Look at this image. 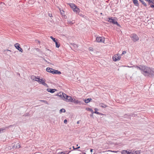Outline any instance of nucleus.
I'll list each match as a JSON object with an SVG mask.
<instances>
[{
    "label": "nucleus",
    "mask_w": 154,
    "mask_h": 154,
    "mask_svg": "<svg viewBox=\"0 0 154 154\" xmlns=\"http://www.w3.org/2000/svg\"><path fill=\"white\" fill-rule=\"evenodd\" d=\"M73 10L74 12H75L76 13H78L79 12L80 9L77 7V6L75 7L73 9Z\"/></svg>",
    "instance_id": "obj_16"
},
{
    "label": "nucleus",
    "mask_w": 154,
    "mask_h": 154,
    "mask_svg": "<svg viewBox=\"0 0 154 154\" xmlns=\"http://www.w3.org/2000/svg\"><path fill=\"white\" fill-rule=\"evenodd\" d=\"M80 147L79 146V147H78L76 149H78V148H80Z\"/></svg>",
    "instance_id": "obj_39"
},
{
    "label": "nucleus",
    "mask_w": 154,
    "mask_h": 154,
    "mask_svg": "<svg viewBox=\"0 0 154 154\" xmlns=\"http://www.w3.org/2000/svg\"><path fill=\"white\" fill-rule=\"evenodd\" d=\"M60 12L61 14L62 15H63V14H64V11L63 10H62V11L60 10Z\"/></svg>",
    "instance_id": "obj_30"
},
{
    "label": "nucleus",
    "mask_w": 154,
    "mask_h": 154,
    "mask_svg": "<svg viewBox=\"0 0 154 154\" xmlns=\"http://www.w3.org/2000/svg\"><path fill=\"white\" fill-rule=\"evenodd\" d=\"M96 41L98 42H104V38L103 37H97L96 38Z\"/></svg>",
    "instance_id": "obj_7"
},
{
    "label": "nucleus",
    "mask_w": 154,
    "mask_h": 154,
    "mask_svg": "<svg viewBox=\"0 0 154 154\" xmlns=\"http://www.w3.org/2000/svg\"><path fill=\"white\" fill-rule=\"evenodd\" d=\"M67 120L66 119H65L64 121V122L65 124H66L67 123Z\"/></svg>",
    "instance_id": "obj_32"
},
{
    "label": "nucleus",
    "mask_w": 154,
    "mask_h": 154,
    "mask_svg": "<svg viewBox=\"0 0 154 154\" xmlns=\"http://www.w3.org/2000/svg\"><path fill=\"white\" fill-rule=\"evenodd\" d=\"M135 68L140 70L141 73L145 76L153 75L152 70L149 67L144 66H136Z\"/></svg>",
    "instance_id": "obj_1"
},
{
    "label": "nucleus",
    "mask_w": 154,
    "mask_h": 154,
    "mask_svg": "<svg viewBox=\"0 0 154 154\" xmlns=\"http://www.w3.org/2000/svg\"><path fill=\"white\" fill-rule=\"evenodd\" d=\"M61 72L57 70H55L54 69L53 72V74H61Z\"/></svg>",
    "instance_id": "obj_15"
},
{
    "label": "nucleus",
    "mask_w": 154,
    "mask_h": 154,
    "mask_svg": "<svg viewBox=\"0 0 154 154\" xmlns=\"http://www.w3.org/2000/svg\"><path fill=\"white\" fill-rule=\"evenodd\" d=\"M14 46L19 51L21 52H23V50L22 48L20 47V45L18 43H16L14 45Z\"/></svg>",
    "instance_id": "obj_9"
},
{
    "label": "nucleus",
    "mask_w": 154,
    "mask_h": 154,
    "mask_svg": "<svg viewBox=\"0 0 154 154\" xmlns=\"http://www.w3.org/2000/svg\"><path fill=\"white\" fill-rule=\"evenodd\" d=\"M115 24L116 25L118 26L119 27H121L120 25L119 24V23L117 22H116Z\"/></svg>",
    "instance_id": "obj_27"
},
{
    "label": "nucleus",
    "mask_w": 154,
    "mask_h": 154,
    "mask_svg": "<svg viewBox=\"0 0 154 154\" xmlns=\"http://www.w3.org/2000/svg\"><path fill=\"white\" fill-rule=\"evenodd\" d=\"M94 110H95V111L94 112V113H96V114H98V115H103L102 114L97 112V111H98V109L97 108H95L94 109Z\"/></svg>",
    "instance_id": "obj_21"
},
{
    "label": "nucleus",
    "mask_w": 154,
    "mask_h": 154,
    "mask_svg": "<svg viewBox=\"0 0 154 154\" xmlns=\"http://www.w3.org/2000/svg\"><path fill=\"white\" fill-rule=\"evenodd\" d=\"M92 151H93V149H91L90 150V151L91 152H92Z\"/></svg>",
    "instance_id": "obj_38"
},
{
    "label": "nucleus",
    "mask_w": 154,
    "mask_h": 154,
    "mask_svg": "<svg viewBox=\"0 0 154 154\" xmlns=\"http://www.w3.org/2000/svg\"><path fill=\"white\" fill-rule=\"evenodd\" d=\"M48 15L50 17H52V14H50V13H48Z\"/></svg>",
    "instance_id": "obj_33"
},
{
    "label": "nucleus",
    "mask_w": 154,
    "mask_h": 154,
    "mask_svg": "<svg viewBox=\"0 0 154 154\" xmlns=\"http://www.w3.org/2000/svg\"><path fill=\"white\" fill-rule=\"evenodd\" d=\"M31 79L33 80H35L38 82L39 81L40 78H39L37 77L36 76L34 75H32L31 76Z\"/></svg>",
    "instance_id": "obj_11"
},
{
    "label": "nucleus",
    "mask_w": 154,
    "mask_h": 154,
    "mask_svg": "<svg viewBox=\"0 0 154 154\" xmlns=\"http://www.w3.org/2000/svg\"><path fill=\"white\" fill-rule=\"evenodd\" d=\"M5 130V129L4 128H0V133L3 132Z\"/></svg>",
    "instance_id": "obj_26"
},
{
    "label": "nucleus",
    "mask_w": 154,
    "mask_h": 154,
    "mask_svg": "<svg viewBox=\"0 0 154 154\" xmlns=\"http://www.w3.org/2000/svg\"><path fill=\"white\" fill-rule=\"evenodd\" d=\"M14 147L15 148H19L20 147V144L19 143H15L14 145Z\"/></svg>",
    "instance_id": "obj_14"
},
{
    "label": "nucleus",
    "mask_w": 154,
    "mask_h": 154,
    "mask_svg": "<svg viewBox=\"0 0 154 154\" xmlns=\"http://www.w3.org/2000/svg\"><path fill=\"white\" fill-rule=\"evenodd\" d=\"M99 105L101 107L103 108H106V107H107V106L106 105L104 104L103 103H100Z\"/></svg>",
    "instance_id": "obj_22"
},
{
    "label": "nucleus",
    "mask_w": 154,
    "mask_h": 154,
    "mask_svg": "<svg viewBox=\"0 0 154 154\" xmlns=\"http://www.w3.org/2000/svg\"><path fill=\"white\" fill-rule=\"evenodd\" d=\"M108 21L110 23H112L113 24H115L116 22H117V21H115L112 18V17H109L108 18Z\"/></svg>",
    "instance_id": "obj_10"
},
{
    "label": "nucleus",
    "mask_w": 154,
    "mask_h": 154,
    "mask_svg": "<svg viewBox=\"0 0 154 154\" xmlns=\"http://www.w3.org/2000/svg\"><path fill=\"white\" fill-rule=\"evenodd\" d=\"M79 124V121H78L77 122V124Z\"/></svg>",
    "instance_id": "obj_37"
},
{
    "label": "nucleus",
    "mask_w": 154,
    "mask_h": 154,
    "mask_svg": "<svg viewBox=\"0 0 154 154\" xmlns=\"http://www.w3.org/2000/svg\"><path fill=\"white\" fill-rule=\"evenodd\" d=\"M86 109L88 111H91L92 113V114L94 113V112L93 111V110L91 109L88 108H86Z\"/></svg>",
    "instance_id": "obj_23"
},
{
    "label": "nucleus",
    "mask_w": 154,
    "mask_h": 154,
    "mask_svg": "<svg viewBox=\"0 0 154 154\" xmlns=\"http://www.w3.org/2000/svg\"><path fill=\"white\" fill-rule=\"evenodd\" d=\"M127 66L128 67H129V68H133V67H134L135 68L136 66Z\"/></svg>",
    "instance_id": "obj_34"
},
{
    "label": "nucleus",
    "mask_w": 154,
    "mask_h": 154,
    "mask_svg": "<svg viewBox=\"0 0 154 154\" xmlns=\"http://www.w3.org/2000/svg\"><path fill=\"white\" fill-rule=\"evenodd\" d=\"M131 38L132 39V40L134 42H136L139 39V38L138 36L135 34H132L130 36Z\"/></svg>",
    "instance_id": "obj_4"
},
{
    "label": "nucleus",
    "mask_w": 154,
    "mask_h": 154,
    "mask_svg": "<svg viewBox=\"0 0 154 154\" xmlns=\"http://www.w3.org/2000/svg\"><path fill=\"white\" fill-rule=\"evenodd\" d=\"M50 38L53 40V41L55 42V44H56V48H59V47L60 46V43L58 42L57 41V40H56V38H54L53 36H51L50 37Z\"/></svg>",
    "instance_id": "obj_6"
},
{
    "label": "nucleus",
    "mask_w": 154,
    "mask_h": 154,
    "mask_svg": "<svg viewBox=\"0 0 154 154\" xmlns=\"http://www.w3.org/2000/svg\"><path fill=\"white\" fill-rule=\"evenodd\" d=\"M36 50H38V48H37V49H36Z\"/></svg>",
    "instance_id": "obj_40"
},
{
    "label": "nucleus",
    "mask_w": 154,
    "mask_h": 154,
    "mask_svg": "<svg viewBox=\"0 0 154 154\" xmlns=\"http://www.w3.org/2000/svg\"><path fill=\"white\" fill-rule=\"evenodd\" d=\"M92 100V99L91 98H88L87 99H85L84 100V101L85 103H88L89 102H90Z\"/></svg>",
    "instance_id": "obj_20"
},
{
    "label": "nucleus",
    "mask_w": 154,
    "mask_h": 154,
    "mask_svg": "<svg viewBox=\"0 0 154 154\" xmlns=\"http://www.w3.org/2000/svg\"><path fill=\"white\" fill-rule=\"evenodd\" d=\"M66 112V110L64 109H61L60 110V113H62V112Z\"/></svg>",
    "instance_id": "obj_25"
},
{
    "label": "nucleus",
    "mask_w": 154,
    "mask_h": 154,
    "mask_svg": "<svg viewBox=\"0 0 154 154\" xmlns=\"http://www.w3.org/2000/svg\"><path fill=\"white\" fill-rule=\"evenodd\" d=\"M150 6L152 8H154V5H150Z\"/></svg>",
    "instance_id": "obj_35"
},
{
    "label": "nucleus",
    "mask_w": 154,
    "mask_h": 154,
    "mask_svg": "<svg viewBox=\"0 0 154 154\" xmlns=\"http://www.w3.org/2000/svg\"><path fill=\"white\" fill-rule=\"evenodd\" d=\"M132 1L135 6H139V4L137 0H132Z\"/></svg>",
    "instance_id": "obj_17"
},
{
    "label": "nucleus",
    "mask_w": 154,
    "mask_h": 154,
    "mask_svg": "<svg viewBox=\"0 0 154 154\" xmlns=\"http://www.w3.org/2000/svg\"><path fill=\"white\" fill-rule=\"evenodd\" d=\"M126 53V52L125 51H123L121 54V55H123V54H125Z\"/></svg>",
    "instance_id": "obj_31"
},
{
    "label": "nucleus",
    "mask_w": 154,
    "mask_h": 154,
    "mask_svg": "<svg viewBox=\"0 0 154 154\" xmlns=\"http://www.w3.org/2000/svg\"><path fill=\"white\" fill-rule=\"evenodd\" d=\"M18 75H20V74H19H19H18Z\"/></svg>",
    "instance_id": "obj_41"
},
{
    "label": "nucleus",
    "mask_w": 154,
    "mask_h": 154,
    "mask_svg": "<svg viewBox=\"0 0 154 154\" xmlns=\"http://www.w3.org/2000/svg\"><path fill=\"white\" fill-rule=\"evenodd\" d=\"M56 95L59 96L61 98L66 102H73V99L72 98V97L67 95L63 93L60 92L58 93Z\"/></svg>",
    "instance_id": "obj_2"
},
{
    "label": "nucleus",
    "mask_w": 154,
    "mask_h": 154,
    "mask_svg": "<svg viewBox=\"0 0 154 154\" xmlns=\"http://www.w3.org/2000/svg\"><path fill=\"white\" fill-rule=\"evenodd\" d=\"M68 4L71 8L72 9V10L76 6L73 3H70Z\"/></svg>",
    "instance_id": "obj_19"
},
{
    "label": "nucleus",
    "mask_w": 154,
    "mask_h": 154,
    "mask_svg": "<svg viewBox=\"0 0 154 154\" xmlns=\"http://www.w3.org/2000/svg\"><path fill=\"white\" fill-rule=\"evenodd\" d=\"M38 83L40 84H42L44 85L46 87H48V85L45 83V80H43L42 79H40L39 81H38Z\"/></svg>",
    "instance_id": "obj_8"
},
{
    "label": "nucleus",
    "mask_w": 154,
    "mask_h": 154,
    "mask_svg": "<svg viewBox=\"0 0 154 154\" xmlns=\"http://www.w3.org/2000/svg\"><path fill=\"white\" fill-rule=\"evenodd\" d=\"M144 6H146V3L143 1V0H139Z\"/></svg>",
    "instance_id": "obj_24"
},
{
    "label": "nucleus",
    "mask_w": 154,
    "mask_h": 154,
    "mask_svg": "<svg viewBox=\"0 0 154 154\" xmlns=\"http://www.w3.org/2000/svg\"><path fill=\"white\" fill-rule=\"evenodd\" d=\"M47 91L48 92L53 93L57 91V89H55L47 88Z\"/></svg>",
    "instance_id": "obj_12"
},
{
    "label": "nucleus",
    "mask_w": 154,
    "mask_h": 154,
    "mask_svg": "<svg viewBox=\"0 0 154 154\" xmlns=\"http://www.w3.org/2000/svg\"><path fill=\"white\" fill-rule=\"evenodd\" d=\"M40 101L41 102H44V103H47V102L45 100H40Z\"/></svg>",
    "instance_id": "obj_29"
},
{
    "label": "nucleus",
    "mask_w": 154,
    "mask_h": 154,
    "mask_svg": "<svg viewBox=\"0 0 154 154\" xmlns=\"http://www.w3.org/2000/svg\"><path fill=\"white\" fill-rule=\"evenodd\" d=\"M73 102H74L76 104H79L80 105H81V104H82V103L79 100H76L75 99L73 100Z\"/></svg>",
    "instance_id": "obj_18"
},
{
    "label": "nucleus",
    "mask_w": 154,
    "mask_h": 154,
    "mask_svg": "<svg viewBox=\"0 0 154 154\" xmlns=\"http://www.w3.org/2000/svg\"><path fill=\"white\" fill-rule=\"evenodd\" d=\"M54 70V69L51 68L50 67H47L46 69V71L49 72L51 73H53V71Z\"/></svg>",
    "instance_id": "obj_13"
},
{
    "label": "nucleus",
    "mask_w": 154,
    "mask_h": 154,
    "mask_svg": "<svg viewBox=\"0 0 154 154\" xmlns=\"http://www.w3.org/2000/svg\"><path fill=\"white\" fill-rule=\"evenodd\" d=\"M120 58L121 56L119 54H117L116 55H115L112 57L113 60L115 61L119 60H120Z\"/></svg>",
    "instance_id": "obj_5"
},
{
    "label": "nucleus",
    "mask_w": 154,
    "mask_h": 154,
    "mask_svg": "<svg viewBox=\"0 0 154 154\" xmlns=\"http://www.w3.org/2000/svg\"><path fill=\"white\" fill-rule=\"evenodd\" d=\"M58 154H65V153L63 152H61L60 153H58Z\"/></svg>",
    "instance_id": "obj_36"
},
{
    "label": "nucleus",
    "mask_w": 154,
    "mask_h": 154,
    "mask_svg": "<svg viewBox=\"0 0 154 154\" xmlns=\"http://www.w3.org/2000/svg\"><path fill=\"white\" fill-rule=\"evenodd\" d=\"M115 24L116 25L118 26L119 27H121L120 25L119 24V23L117 22H116Z\"/></svg>",
    "instance_id": "obj_28"
},
{
    "label": "nucleus",
    "mask_w": 154,
    "mask_h": 154,
    "mask_svg": "<svg viewBox=\"0 0 154 154\" xmlns=\"http://www.w3.org/2000/svg\"><path fill=\"white\" fill-rule=\"evenodd\" d=\"M122 154H140V151H131L130 152L127 150H123L121 152Z\"/></svg>",
    "instance_id": "obj_3"
}]
</instances>
